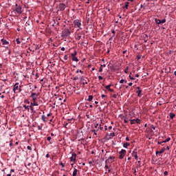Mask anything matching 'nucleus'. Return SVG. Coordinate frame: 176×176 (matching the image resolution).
<instances>
[{
	"label": "nucleus",
	"instance_id": "f257e3e1",
	"mask_svg": "<svg viewBox=\"0 0 176 176\" xmlns=\"http://www.w3.org/2000/svg\"><path fill=\"white\" fill-rule=\"evenodd\" d=\"M14 93H21V86H19V82H16L13 87Z\"/></svg>",
	"mask_w": 176,
	"mask_h": 176
},
{
	"label": "nucleus",
	"instance_id": "f03ea898",
	"mask_svg": "<svg viewBox=\"0 0 176 176\" xmlns=\"http://www.w3.org/2000/svg\"><path fill=\"white\" fill-rule=\"evenodd\" d=\"M154 20H155V22L156 23V24H158V25L164 24V23H166V19L160 20L157 18H155Z\"/></svg>",
	"mask_w": 176,
	"mask_h": 176
},
{
	"label": "nucleus",
	"instance_id": "7ed1b4c3",
	"mask_svg": "<svg viewBox=\"0 0 176 176\" xmlns=\"http://www.w3.org/2000/svg\"><path fill=\"white\" fill-rule=\"evenodd\" d=\"M119 159H123L124 156H126V150L122 149L121 151L119 152Z\"/></svg>",
	"mask_w": 176,
	"mask_h": 176
},
{
	"label": "nucleus",
	"instance_id": "20e7f679",
	"mask_svg": "<svg viewBox=\"0 0 176 176\" xmlns=\"http://www.w3.org/2000/svg\"><path fill=\"white\" fill-rule=\"evenodd\" d=\"M74 26L76 27V28H80V25H82V23H80V21L79 20H75L74 21Z\"/></svg>",
	"mask_w": 176,
	"mask_h": 176
},
{
	"label": "nucleus",
	"instance_id": "39448f33",
	"mask_svg": "<svg viewBox=\"0 0 176 176\" xmlns=\"http://www.w3.org/2000/svg\"><path fill=\"white\" fill-rule=\"evenodd\" d=\"M15 12H16L18 14H21V13H23V8L21 6H19L15 8Z\"/></svg>",
	"mask_w": 176,
	"mask_h": 176
},
{
	"label": "nucleus",
	"instance_id": "423d86ee",
	"mask_svg": "<svg viewBox=\"0 0 176 176\" xmlns=\"http://www.w3.org/2000/svg\"><path fill=\"white\" fill-rule=\"evenodd\" d=\"M71 31L69 29L65 30L63 33V36H69Z\"/></svg>",
	"mask_w": 176,
	"mask_h": 176
},
{
	"label": "nucleus",
	"instance_id": "0eeeda50",
	"mask_svg": "<svg viewBox=\"0 0 176 176\" xmlns=\"http://www.w3.org/2000/svg\"><path fill=\"white\" fill-rule=\"evenodd\" d=\"M136 93L138 94V97H141V94L142 93V90H141V88L140 87H136Z\"/></svg>",
	"mask_w": 176,
	"mask_h": 176
},
{
	"label": "nucleus",
	"instance_id": "6e6552de",
	"mask_svg": "<svg viewBox=\"0 0 176 176\" xmlns=\"http://www.w3.org/2000/svg\"><path fill=\"white\" fill-rule=\"evenodd\" d=\"M76 153H74L72 155V157H70V162H76Z\"/></svg>",
	"mask_w": 176,
	"mask_h": 176
},
{
	"label": "nucleus",
	"instance_id": "1a4fd4ad",
	"mask_svg": "<svg viewBox=\"0 0 176 176\" xmlns=\"http://www.w3.org/2000/svg\"><path fill=\"white\" fill-rule=\"evenodd\" d=\"M59 9L61 11L65 10V3H60L59 4Z\"/></svg>",
	"mask_w": 176,
	"mask_h": 176
},
{
	"label": "nucleus",
	"instance_id": "9d476101",
	"mask_svg": "<svg viewBox=\"0 0 176 176\" xmlns=\"http://www.w3.org/2000/svg\"><path fill=\"white\" fill-rule=\"evenodd\" d=\"M38 96H39V94L32 92L31 94V96H30V98H38Z\"/></svg>",
	"mask_w": 176,
	"mask_h": 176
},
{
	"label": "nucleus",
	"instance_id": "9b49d317",
	"mask_svg": "<svg viewBox=\"0 0 176 176\" xmlns=\"http://www.w3.org/2000/svg\"><path fill=\"white\" fill-rule=\"evenodd\" d=\"M112 137H115V133H111L110 134H109V133L107 134V138H108V140H111V138H112Z\"/></svg>",
	"mask_w": 176,
	"mask_h": 176
},
{
	"label": "nucleus",
	"instance_id": "f8f14e48",
	"mask_svg": "<svg viewBox=\"0 0 176 176\" xmlns=\"http://www.w3.org/2000/svg\"><path fill=\"white\" fill-rule=\"evenodd\" d=\"M132 156L135 157V160H138V155H137V152H135V151H133Z\"/></svg>",
	"mask_w": 176,
	"mask_h": 176
},
{
	"label": "nucleus",
	"instance_id": "ddd939ff",
	"mask_svg": "<svg viewBox=\"0 0 176 176\" xmlns=\"http://www.w3.org/2000/svg\"><path fill=\"white\" fill-rule=\"evenodd\" d=\"M1 43L2 45H9V42L5 39H1Z\"/></svg>",
	"mask_w": 176,
	"mask_h": 176
},
{
	"label": "nucleus",
	"instance_id": "4468645a",
	"mask_svg": "<svg viewBox=\"0 0 176 176\" xmlns=\"http://www.w3.org/2000/svg\"><path fill=\"white\" fill-rule=\"evenodd\" d=\"M78 175V169L74 168V171H73V175L72 176H76Z\"/></svg>",
	"mask_w": 176,
	"mask_h": 176
},
{
	"label": "nucleus",
	"instance_id": "2eb2a0df",
	"mask_svg": "<svg viewBox=\"0 0 176 176\" xmlns=\"http://www.w3.org/2000/svg\"><path fill=\"white\" fill-rule=\"evenodd\" d=\"M36 100H38V98H32V102L33 104H38V102H36Z\"/></svg>",
	"mask_w": 176,
	"mask_h": 176
},
{
	"label": "nucleus",
	"instance_id": "dca6fc26",
	"mask_svg": "<svg viewBox=\"0 0 176 176\" xmlns=\"http://www.w3.org/2000/svg\"><path fill=\"white\" fill-rule=\"evenodd\" d=\"M93 98H94V96H91V95H89L88 96V99H87V101H92Z\"/></svg>",
	"mask_w": 176,
	"mask_h": 176
},
{
	"label": "nucleus",
	"instance_id": "f3484780",
	"mask_svg": "<svg viewBox=\"0 0 176 176\" xmlns=\"http://www.w3.org/2000/svg\"><path fill=\"white\" fill-rule=\"evenodd\" d=\"M72 61H76V63H78V61H79V59H78V57L76 56H73V58H72Z\"/></svg>",
	"mask_w": 176,
	"mask_h": 176
},
{
	"label": "nucleus",
	"instance_id": "a211bd4d",
	"mask_svg": "<svg viewBox=\"0 0 176 176\" xmlns=\"http://www.w3.org/2000/svg\"><path fill=\"white\" fill-rule=\"evenodd\" d=\"M169 116L170 119H174V118H175V114L173 113H170Z\"/></svg>",
	"mask_w": 176,
	"mask_h": 176
},
{
	"label": "nucleus",
	"instance_id": "6ab92c4d",
	"mask_svg": "<svg viewBox=\"0 0 176 176\" xmlns=\"http://www.w3.org/2000/svg\"><path fill=\"white\" fill-rule=\"evenodd\" d=\"M39 104L38 103H33L32 102H30V107H38Z\"/></svg>",
	"mask_w": 176,
	"mask_h": 176
},
{
	"label": "nucleus",
	"instance_id": "aec40b11",
	"mask_svg": "<svg viewBox=\"0 0 176 176\" xmlns=\"http://www.w3.org/2000/svg\"><path fill=\"white\" fill-rule=\"evenodd\" d=\"M169 141H171V138H168L166 140L162 141V142L165 144L166 142H169Z\"/></svg>",
	"mask_w": 176,
	"mask_h": 176
},
{
	"label": "nucleus",
	"instance_id": "412c9836",
	"mask_svg": "<svg viewBox=\"0 0 176 176\" xmlns=\"http://www.w3.org/2000/svg\"><path fill=\"white\" fill-rule=\"evenodd\" d=\"M77 54H78V52H76V51H74V53L71 54L72 58L76 57Z\"/></svg>",
	"mask_w": 176,
	"mask_h": 176
},
{
	"label": "nucleus",
	"instance_id": "4be33fe9",
	"mask_svg": "<svg viewBox=\"0 0 176 176\" xmlns=\"http://www.w3.org/2000/svg\"><path fill=\"white\" fill-rule=\"evenodd\" d=\"M123 146H124V148H127L128 146H130V143L126 142V143L124 144Z\"/></svg>",
	"mask_w": 176,
	"mask_h": 176
},
{
	"label": "nucleus",
	"instance_id": "5701e85b",
	"mask_svg": "<svg viewBox=\"0 0 176 176\" xmlns=\"http://www.w3.org/2000/svg\"><path fill=\"white\" fill-rule=\"evenodd\" d=\"M124 8L126 9H129V1H126L124 4Z\"/></svg>",
	"mask_w": 176,
	"mask_h": 176
},
{
	"label": "nucleus",
	"instance_id": "b1692460",
	"mask_svg": "<svg viewBox=\"0 0 176 176\" xmlns=\"http://www.w3.org/2000/svg\"><path fill=\"white\" fill-rule=\"evenodd\" d=\"M23 108H25V109H27L28 111H30V106L24 104Z\"/></svg>",
	"mask_w": 176,
	"mask_h": 176
},
{
	"label": "nucleus",
	"instance_id": "393cba45",
	"mask_svg": "<svg viewBox=\"0 0 176 176\" xmlns=\"http://www.w3.org/2000/svg\"><path fill=\"white\" fill-rule=\"evenodd\" d=\"M135 122L137 123L138 124H140V123H141V120L138 118L135 120Z\"/></svg>",
	"mask_w": 176,
	"mask_h": 176
},
{
	"label": "nucleus",
	"instance_id": "a878e982",
	"mask_svg": "<svg viewBox=\"0 0 176 176\" xmlns=\"http://www.w3.org/2000/svg\"><path fill=\"white\" fill-rule=\"evenodd\" d=\"M166 151L165 148H162L161 151H160V154L164 153V151Z\"/></svg>",
	"mask_w": 176,
	"mask_h": 176
},
{
	"label": "nucleus",
	"instance_id": "bb28decb",
	"mask_svg": "<svg viewBox=\"0 0 176 176\" xmlns=\"http://www.w3.org/2000/svg\"><path fill=\"white\" fill-rule=\"evenodd\" d=\"M30 109V110L32 111V112H34V113H35V111H34V107H32V106H29V109Z\"/></svg>",
	"mask_w": 176,
	"mask_h": 176
},
{
	"label": "nucleus",
	"instance_id": "cd10ccee",
	"mask_svg": "<svg viewBox=\"0 0 176 176\" xmlns=\"http://www.w3.org/2000/svg\"><path fill=\"white\" fill-rule=\"evenodd\" d=\"M111 86H112V85H107V86L105 87V89L109 91V90L111 89Z\"/></svg>",
	"mask_w": 176,
	"mask_h": 176
},
{
	"label": "nucleus",
	"instance_id": "c85d7f7f",
	"mask_svg": "<svg viewBox=\"0 0 176 176\" xmlns=\"http://www.w3.org/2000/svg\"><path fill=\"white\" fill-rule=\"evenodd\" d=\"M41 119H42V120H43V122H46V116H45V115H43V116H41Z\"/></svg>",
	"mask_w": 176,
	"mask_h": 176
},
{
	"label": "nucleus",
	"instance_id": "c756f323",
	"mask_svg": "<svg viewBox=\"0 0 176 176\" xmlns=\"http://www.w3.org/2000/svg\"><path fill=\"white\" fill-rule=\"evenodd\" d=\"M130 122H131V124H135V119L131 120Z\"/></svg>",
	"mask_w": 176,
	"mask_h": 176
},
{
	"label": "nucleus",
	"instance_id": "7c9ffc66",
	"mask_svg": "<svg viewBox=\"0 0 176 176\" xmlns=\"http://www.w3.org/2000/svg\"><path fill=\"white\" fill-rule=\"evenodd\" d=\"M113 161H109V160H105V164H108V163H112Z\"/></svg>",
	"mask_w": 176,
	"mask_h": 176
},
{
	"label": "nucleus",
	"instance_id": "2f4dec72",
	"mask_svg": "<svg viewBox=\"0 0 176 176\" xmlns=\"http://www.w3.org/2000/svg\"><path fill=\"white\" fill-rule=\"evenodd\" d=\"M16 42L17 45H20V43H21V42L20 41V40L19 38L16 39Z\"/></svg>",
	"mask_w": 176,
	"mask_h": 176
},
{
	"label": "nucleus",
	"instance_id": "473e14b6",
	"mask_svg": "<svg viewBox=\"0 0 176 176\" xmlns=\"http://www.w3.org/2000/svg\"><path fill=\"white\" fill-rule=\"evenodd\" d=\"M76 72V74H78V72H80V74H83V71L79 69H77Z\"/></svg>",
	"mask_w": 176,
	"mask_h": 176
},
{
	"label": "nucleus",
	"instance_id": "72a5a7b5",
	"mask_svg": "<svg viewBox=\"0 0 176 176\" xmlns=\"http://www.w3.org/2000/svg\"><path fill=\"white\" fill-rule=\"evenodd\" d=\"M103 129L104 128L102 126H101V124H100L97 131H98V130H103Z\"/></svg>",
	"mask_w": 176,
	"mask_h": 176
},
{
	"label": "nucleus",
	"instance_id": "f704fd0d",
	"mask_svg": "<svg viewBox=\"0 0 176 176\" xmlns=\"http://www.w3.org/2000/svg\"><path fill=\"white\" fill-rule=\"evenodd\" d=\"M124 82H125V83H127V80H124L123 79L120 80V83H123Z\"/></svg>",
	"mask_w": 176,
	"mask_h": 176
},
{
	"label": "nucleus",
	"instance_id": "c9c22d12",
	"mask_svg": "<svg viewBox=\"0 0 176 176\" xmlns=\"http://www.w3.org/2000/svg\"><path fill=\"white\" fill-rule=\"evenodd\" d=\"M80 82H83L85 80V78L83 76H80Z\"/></svg>",
	"mask_w": 176,
	"mask_h": 176
},
{
	"label": "nucleus",
	"instance_id": "e433bc0d",
	"mask_svg": "<svg viewBox=\"0 0 176 176\" xmlns=\"http://www.w3.org/2000/svg\"><path fill=\"white\" fill-rule=\"evenodd\" d=\"M92 133H94L95 135H97V131L93 129Z\"/></svg>",
	"mask_w": 176,
	"mask_h": 176
},
{
	"label": "nucleus",
	"instance_id": "4c0bfd02",
	"mask_svg": "<svg viewBox=\"0 0 176 176\" xmlns=\"http://www.w3.org/2000/svg\"><path fill=\"white\" fill-rule=\"evenodd\" d=\"M132 170H133V174H134L135 175H137V170H135V169H134V168H133Z\"/></svg>",
	"mask_w": 176,
	"mask_h": 176
},
{
	"label": "nucleus",
	"instance_id": "58836bf2",
	"mask_svg": "<svg viewBox=\"0 0 176 176\" xmlns=\"http://www.w3.org/2000/svg\"><path fill=\"white\" fill-rule=\"evenodd\" d=\"M111 159H115V157H109L107 160L110 161V160H111Z\"/></svg>",
	"mask_w": 176,
	"mask_h": 176
},
{
	"label": "nucleus",
	"instance_id": "ea45409f",
	"mask_svg": "<svg viewBox=\"0 0 176 176\" xmlns=\"http://www.w3.org/2000/svg\"><path fill=\"white\" fill-rule=\"evenodd\" d=\"M164 175H165V176L168 175V172L164 171Z\"/></svg>",
	"mask_w": 176,
	"mask_h": 176
},
{
	"label": "nucleus",
	"instance_id": "a19ab883",
	"mask_svg": "<svg viewBox=\"0 0 176 176\" xmlns=\"http://www.w3.org/2000/svg\"><path fill=\"white\" fill-rule=\"evenodd\" d=\"M78 79H79V77L76 76L73 78V80H78Z\"/></svg>",
	"mask_w": 176,
	"mask_h": 176
},
{
	"label": "nucleus",
	"instance_id": "79ce46f5",
	"mask_svg": "<svg viewBox=\"0 0 176 176\" xmlns=\"http://www.w3.org/2000/svg\"><path fill=\"white\" fill-rule=\"evenodd\" d=\"M98 79H99V80H102V79H104V78H102V76H99Z\"/></svg>",
	"mask_w": 176,
	"mask_h": 176
},
{
	"label": "nucleus",
	"instance_id": "37998d69",
	"mask_svg": "<svg viewBox=\"0 0 176 176\" xmlns=\"http://www.w3.org/2000/svg\"><path fill=\"white\" fill-rule=\"evenodd\" d=\"M99 126H100V124H95V129H98Z\"/></svg>",
	"mask_w": 176,
	"mask_h": 176
},
{
	"label": "nucleus",
	"instance_id": "c03bdc74",
	"mask_svg": "<svg viewBox=\"0 0 176 176\" xmlns=\"http://www.w3.org/2000/svg\"><path fill=\"white\" fill-rule=\"evenodd\" d=\"M27 148L28 149V151H32V148L30 146H28Z\"/></svg>",
	"mask_w": 176,
	"mask_h": 176
},
{
	"label": "nucleus",
	"instance_id": "a18cd8bd",
	"mask_svg": "<svg viewBox=\"0 0 176 176\" xmlns=\"http://www.w3.org/2000/svg\"><path fill=\"white\" fill-rule=\"evenodd\" d=\"M64 60H68V55L64 56Z\"/></svg>",
	"mask_w": 176,
	"mask_h": 176
},
{
	"label": "nucleus",
	"instance_id": "49530a36",
	"mask_svg": "<svg viewBox=\"0 0 176 176\" xmlns=\"http://www.w3.org/2000/svg\"><path fill=\"white\" fill-rule=\"evenodd\" d=\"M60 166H62L63 168L65 167V164H64L63 162H60Z\"/></svg>",
	"mask_w": 176,
	"mask_h": 176
},
{
	"label": "nucleus",
	"instance_id": "de8ad7c7",
	"mask_svg": "<svg viewBox=\"0 0 176 176\" xmlns=\"http://www.w3.org/2000/svg\"><path fill=\"white\" fill-rule=\"evenodd\" d=\"M129 71V67H126V69H124V73L127 74V72Z\"/></svg>",
	"mask_w": 176,
	"mask_h": 176
},
{
	"label": "nucleus",
	"instance_id": "09e8293b",
	"mask_svg": "<svg viewBox=\"0 0 176 176\" xmlns=\"http://www.w3.org/2000/svg\"><path fill=\"white\" fill-rule=\"evenodd\" d=\"M118 97V95L116 94H114L113 95V98H116Z\"/></svg>",
	"mask_w": 176,
	"mask_h": 176
},
{
	"label": "nucleus",
	"instance_id": "8fccbe9b",
	"mask_svg": "<svg viewBox=\"0 0 176 176\" xmlns=\"http://www.w3.org/2000/svg\"><path fill=\"white\" fill-rule=\"evenodd\" d=\"M111 32H112V34H113V35H115V34H116V32L115 31V30H113L111 31Z\"/></svg>",
	"mask_w": 176,
	"mask_h": 176
},
{
	"label": "nucleus",
	"instance_id": "3c124183",
	"mask_svg": "<svg viewBox=\"0 0 176 176\" xmlns=\"http://www.w3.org/2000/svg\"><path fill=\"white\" fill-rule=\"evenodd\" d=\"M129 78H130V79L131 80H135V78H133V77H131V76H129Z\"/></svg>",
	"mask_w": 176,
	"mask_h": 176
},
{
	"label": "nucleus",
	"instance_id": "603ef678",
	"mask_svg": "<svg viewBox=\"0 0 176 176\" xmlns=\"http://www.w3.org/2000/svg\"><path fill=\"white\" fill-rule=\"evenodd\" d=\"M162 144H164L163 142H158L157 145H162Z\"/></svg>",
	"mask_w": 176,
	"mask_h": 176
},
{
	"label": "nucleus",
	"instance_id": "864d4df0",
	"mask_svg": "<svg viewBox=\"0 0 176 176\" xmlns=\"http://www.w3.org/2000/svg\"><path fill=\"white\" fill-rule=\"evenodd\" d=\"M83 86H85V85H89V82L86 81L85 82H82Z\"/></svg>",
	"mask_w": 176,
	"mask_h": 176
},
{
	"label": "nucleus",
	"instance_id": "5fc2aeb1",
	"mask_svg": "<svg viewBox=\"0 0 176 176\" xmlns=\"http://www.w3.org/2000/svg\"><path fill=\"white\" fill-rule=\"evenodd\" d=\"M47 141H50L52 140V138L50 136L47 138Z\"/></svg>",
	"mask_w": 176,
	"mask_h": 176
},
{
	"label": "nucleus",
	"instance_id": "6e6d98bb",
	"mask_svg": "<svg viewBox=\"0 0 176 176\" xmlns=\"http://www.w3.org/2000/svg\"><path fill=\"white\" fill-rule=\"evenodd\" d=\"M37 129H38V130H42V126H37Z\"/></svg>",
	"mask_w": 176,
	"mask_h": 176
},
{
	"label": "nucleus",
	"instance_id": "4d7b16f0",
	"mask_svg": "<svg viewBox=\"0 0 176 176\" xmlns=\"http://www.w3.org/2000/svg\"><path fill=\"white\" fill-rule=\"evenodd\" d=\"M109 91H110L111 93H113L114 90L110 88Z\"/></svg>",
	"mask_w": 176,
	"mask_h": 176
},
{
	"label": "nucleus",
	"instance_id": "13d9d810",
	"mask_svg": "<svg viewBox=\"0 0 176 176\" xmlns=\"http://www.w3.org/2000/svg\"><path fill=\"white\" fill-rule=\"evenodd\" d=\"M99 72H102V67H100L99 68Z\"/></svg>",
	"mask_w": 176,
	"mask_h": 176
},
{
	"label": "nucleus",
	"instance_id": "bf43d9fd",
	"mask_svg": "<svg viewBox=\"0 0 176 176\" xmlns=\"http://www.w3.org/2000/svg\"><path fill=\"white\" fill-rule=\"evenodd\" d=\"M124 123H129V120L124 119Z\"/></svg>",
	"mask_w": 176,
	"mask_h": 176
},
{
	"label": "nucleus",
	"instance_id": "052dcab7",
	"mask_svg": "<svg viewBox=\"0 0 176 176\" xmlns=\"http://www.w3.org/2000/svg\"><path fill=\"white\" fill-rule=\"evenodd\" d=\"M137 59L138 60H141V56H137Z\"/></svg>",
	"mask_w": 176,
	"mask_h": 176
},
{
	"label": "nucleus",
	"instance_id": "680f3d73",
	"mask_svg": "<svg viewBox=\"0 0 176 176\" xmlns=\"http://www.w3.org/2000/svg\"><path fill=\"white\" fill-rule=\"evenodd\" d=\"M61 50H62V52H65V47H63L61 48Z\"/></svg>",
	"mask_w": 176,
	"mask_h": 176
},
{
	"label": "nucleus",
	"instance_id": "e2e57ef3",
	"mask_svg": "<svg viewBox=\"0 0 176 176\" xmlns=\"http://www.w3.org/2000/svg\"><path fill=\"white\" fill-rule=\"evenodd\" d=\"M104 168H106L107 169H108V168H109V166H108L107 164H105Z\"/></svg>",
	"mask_w": 176,
	"mask_h": 176
},
{
	"label": "nucleus",
	"instance_id": "0e129e2a",
	"mask_svg": "<svg viewBox=\"0 0 176 176\" xmlns=\"http://www.w3.org/2000/svg\"><path fill=\"white\" fill-rule=\"evenodd\" d=\"M12 173H14V169H11L10 170V174H12Z\"/></svg>",
	"mask_w": 176,
	"mask_h": 176
},
{
	"label": "nucleus",
	"instance_id": "69168bd1",
	"mask_svg": "<svg viewBox=\"0 0 176 176\" xmlns=\"http://www.w3.org/2000/svg\"><path fill=\"white\" fill-rule=\"evenodd\" d=\"M101 97H102V98H105V97H107V96L102 94V95L101 96Z\"/></svg>",
	"mask_w": 176,
	"mask_h": 176
},
{
	"label": "nucleus",
	"instance_id": "338daca9",
	"mask_svg": "<svg viewBox=\"0 0 176 176\" xmlns=\"http://www.w3.org/2000/svg\"><path fill=\"white\" fill-rule=\"evenodd\" d=\"M80 38H82V35H79V34H78V39H80Z\"/></svg>",
	"mask_w": 176,
	"mask_h": 176
},
{
	"label": "nucleus",
	"instance_id": "774afa93",
	"mask_svg": "<svg viewBox=\"0 0 176 176\" xmlns=\"http://www.w3.org/2000/svg\"><path fill=\"white\" fill-rule=\"evenodd\" d=\"M129 86H133V82H129Z\"/></svg>",
	"mask_w": 176,
	"mask_h": 176
}]
</instances>
